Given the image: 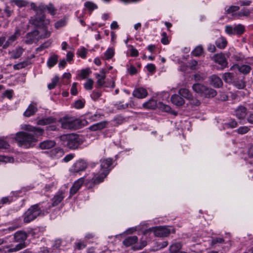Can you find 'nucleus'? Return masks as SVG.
Listing matches in <instances>:
<instances>
[{
    "mask_svg": "<svg viewBox=\"0 0 253 253\" xmlns=\"http://www.w3.org/2000/svg\"><path fill=\"white\" fill-rule=\"evenodd\" d=\"M232 68L237 69L240 73L243 74H248L251 70V67L249 65L244 64L242 65L235 64L230 69L231 70Z\"/></svg>",
    "mask_w": 253,
    "mask_h": 253,
    "instance_id": "nucleus-22",
    "label": "nucleus"
},
{
    "mask_svg": "<svg viewBox=\"0 0 253 253\" xmlns=\"http://www.w3.org/2000/svg\"><path fill=\"white\" fill-rule=\"evenodd\" d=\"M182 244L179 242H173L169 247L170 253H177L181 249Z\"/></svg>",
    "mask_w": 253,
    "mask_h": 253,
    "instance_id": "nucleus-29",
    "label": "nucleus"
},
{
    "mask_svg": "<svg viewBox=\"0 0 253 253\" xmlns=\"http://www.w3.org/2000/svg\"><path fill=\"white\" fill-rule=\"evenodd\" d=\"M217 94V92L214 89L206 86V89L202 96L205 97H213Z\"/></svg>",
    "mask_w": 253,
    "mask_h": 253,
    "instance_id": "nucleus-34",
    "label": "nucleus"
},
{
    "mask_svg": "<svg viewBox=\"0 0 253 253\" xmlns=\"http://www.w3.org/2000/svg\"><path fill=\"white\" fill-rule=\"evenodd\" d=\"M203 51V47L201 46H198L193 50L192 53L195 56H199L202 54Z\"/></svg>",
    "mask_w": 253,
    "mask_h": 253,
    "instance_id": "nucleus-52",
    "label": "nucleus"
},
{
    "mask_svg": "<svg viewBox=\"0 0 253 253\" xmlns=\"http://www.w3.org/2000/svg\"><path fill=\"white\" fill-rule=\"evenodd\" d=\"M178 94L181 96L186 98V99L189 100L192 99V93L187 88H181L178 91Z\"/></svg>",
    "mask_w": 253,
    "mask_h": 253,
    "instance_id": "nucleus-32",
    "label": "nucleus"
},
{
    "mask_svg": "<svg viewBox=\"0 0 253 253\" xmlns=\"http://www.w3.org/2000/svg\"><path fill=\"white\" fill-rule=\"evenodd\" d=\"M250 12L249 10L245 9H242L239 12L232 14L234 16H248L250 15Z\"/></svg>",
    "mask_w": 253,
    "mask_h": 253,
    "instance_id": "nucleus-49",
    "label": "nucleus"
},
{
    "mask_svg": "<svg viewBox=\"0 0 253 253\" xmlns=\"http://www.w3.org/2000/svg\"><path fill=\"white\" fill-rule=\"evenodd\" d=\"M108 124L107 121H102L90 126L89 129L91 131L101 130L106 127Z\"/></svg>",
    "mask_w": 253,
    "mask_h": 253,
    "instance_id": "nucleus-25",
    "label": "nucleus"
},
{
    "mask_svg": "<svg viewBox=\"0 0 253 253\" xmlns=\"http://www.w3.org/2000/svg\"><path fill=\"white\" fill-rule=\"evenodd\" d=\"M193 90L197 93L200 94L202 96L206 89V86L201 84H195L192 86Z\"/></svg>",
    "mask_w": 253,
    "mask_h": 253,
    "instance_id": "nucleus-33",
    "label": "nucleus"
},
{
    "mask_svg": "<svg viewBox=\"0 0 253 253\" xmlns=\"http://www.w3.org/2000/svg\"><path fill=\"white\" fill-rule=\"evenodd\" d=\"M225 32L229 35H235V25H226L225 27Z\"/></svg>",
    "mask_w": 253,
    "mask_h": 253,
    "instance_id": "nucleus-42",
    "label": "nucleus"
},
{
    "mask_svg": "<svg viewBox=\"0 0 253 253\" xmlns=\"http://www.w3.org/2000/svg\"><path fill=\"white\" fill-rule=\"evenodd\" d=\"M114 50L112 48H109L105 52L104 55L107 60L110 59L114 55Z\"/></svg>",
    "mask_w": 253,
    "mask_h": 253,
    "instance_id": "nucleus-45",
    "label": "nucleus"
},
{
    "mask_svg": "<svg viewBox=\"0 0 253 253\" xmlns=\"http://www.w3.org/2000/svg\"><path fill=\"white\" fill-rule=\"evenodd\" d=\"M10 148V145L8 142L4 139V138H1V149H8Z\"/></svg>",
    "mask_w": 253,
    "mask_h": 253,
    "instance_id": "nucleus-63",
    "label": "nucleus"
},
{
    "mask_svg": "<svg viewBox=\"0 0 253 253\" xmlns=\"http://www.w3.org/2000/svg\"><path fill=\"white\" fill-rule=\"evenodd\" d=\"M56 145V142L54 140H46L39 144V148L42 150L50 149Z\"/></svg>",
    "mask_w": 253,
    "mask_h": 253,
    "instance_id": "nucleus-21",
    "label": "nucleus"
},
{
    "mask_svg": "<svg viewBox=\"0 0 253 253\" xmlns=\"http://www.w3.org/2000/svg\"><path fill=\"white\" fill-rule=\"evenodd\" d=\"M85 101L82 100H78L75 102V107L77 109H81L84 106Z\"/></svg>",
    "mask_w": 253,
    "mask_h": 253,
    "instance_id": "nucleus-61",
    "label": "nucleus"
},
{
    "mask_svg": "<svg viewBox=\"0 0 253 253\" xmlns=\"http://www.w3.org/2000/svg\"><path fill=\"white\" fill-rule=\"evenodd\" d=\"M18 33L15 32L13 35L9 37L6 42L3 45V48H6L12 44L17 38Z\"/></svg>",
    "mask_w": 253,
    "mask_h": 253,
    "instance_id": "nucleus-38",
    "label": "nucleus"
},
{
    "mask_svg": "<svg viewBox=\"0 0 253 253\" xmlns=\"http://www.w3.org/2000/svg\"><path fill=\"white\" fill-rule=\"evenodd\" d=\"M115 106H116L117 108L119 110L125 109L126 108H127L129 106L132 108L131 104L129 103H126L123 104H115Z\"/></svg>",
    "mask_w": 253,
    "mask_h": 253,
    "instance_id": "nucleus-64",
    "label": "nucleus"
},
{
    "mask_svg": "<svg viewBox=\"0 0 253 253\" xmlns=\"http://www.w3.org/2000/svg\"><path fill=\"white\" fill-rule=\"evenodd\" d=\"M85 7L90 12V13L98 8L97 5L91 1H86L84 4Z\"/></svg>",
    "mask_w": 253,
    "mask_h": 253,
    "instance_id": "nucleus-40",
    "label": "nucleus"
},
{
    "mask_svg": "<svg viewBox=\"0 0 253 253\" xmlns=\"http://www.w3.org/2000/svg\"><path fill=\"white\" fill-rule=\"evenodd\" d=\"M88 164L86 161L79 159L73 164L70 169V171L74 173H78L85 170Z\"/></svg>",
    "mask_w": 253,
    "mask_h": 253,
    "instance_id": "nucleus-7",
    "label": "nucleus"
},
{
    "mask_svg": "<svg viewBox=\"0 0 253 253\" xmlns=\"http://www.w3.org/2000/svg\"><path fill=\"white\" fill-rule=\"evenodd\" d=\"M67 24V21L66 19H62L57 21L54 24V26L56 29H59L60 28L65 26Z\"/></svg>",
    "mask_w": 253,
    "mask_h": 253,
    "instance_id": "nucleus-46",
    "label": "nucleus"
},
{
    "mask_svg": "<svg viewBox=\"0 0 253 253\" xmlns=\"http://www.w3.org/2000/svg\"><path fill=\"white\" fill-rule=\"evenodd\" d=\"M244 77H237L235 78L232 84L238 89H243L245 87V83L244 81Z\"/></svg>",
    "mask_w": 253,
    "mask_h": 253,
    "instance_id": "nucleus-26",
    "label": "nucleus"
},
{
    "mask_svg": "<svg viewBox=\"0 0 253 253\" xmlns=\"http://www.w3.org/2000/svg\"><path fill=\"white\" fill-rule=\"evenodd\" d=\"M101 95V92L99 91L94 90L90 95L91 98L94 100H97Z\"/></svg>",
    "mask_w": 253,
    "mask_h": 253,
    "instance_id": "nucleus-60",
    "label": "nucleus"
},
{
    "mask_svg": "<svg viewBox=\"0 0 253 253\" xmlns=\"http://www.w3.org/2000/svg\"><path fill=\"white\" fill-rule=\"evenodd\" d=\"M59 138L63 141L62 144L70 149H76L82 144L79 136L74 134L61 135Z\"/></svg>",
    "mask_w": 253,
    "mask_h": 253,
    "instance_id": "nucleus-4",
    "label": "nucleus"
},
{
    "mask_svg": "<svg viewBox=\"0 0 253 253\" xmlns=\"http://www.w3.org/2000/svg\"><path fill=\"white\" fill-rule=\"evenodd\" d=\"M106 71L104 69H101L100 74H96V77L97 79L96 82V87L98 88L105 86V79L106 78Z\"/></svg>",
    "mask_w": 253,
    "mask_h": 253,
    "instance_id": "nucleus-14",
    "label": "nucleus"
},
{
    "mask_svg": "<svg viewBox=\"0 0 253 253\" xmlns=\"http://www.w3.org/2000/svg\"><path fill=\"white\" fill-rule=\"evenodd\" d=\"M59 81V77L57 76H55L52 80V83L48 84V88L49 89H53L57 84V83Z\"/></svg>",
    "mask_w": 253,
    "mask_h": 253,
    "instance_id": "nucleus-51",
    "label": "nucleus"
},
{
    "mask_svg": "<svg viewBox=\"0 0 253 253\" xmlns=\"http://www.w3.org/2000/svg\"><path fill=\"white\" fill-rule=\"evenodd\" d=\"M39 11L44 13L45 10H47L48 12L52 16H54L56 13L57 9L54 5L50 3L47 5L41 3L39 5Z\"/></svg>",
    "mask_w": 253,
    "mask_h": 253,
    "instance_id": "nucleus-9",
    "label": "nucleus"
},
{
    "mask_svg": "<svg viewBox=\"0 0 253 253\" xmlns=\"http://www.w3.org/2000/svg\"><path fill=\"white\" fill-rule=\"evenodd\" d=\"M93 81L91 79H88L84 84V87L87 90H91L92 88Z\"/></svg>",
    "mask_w": 253,
    "mask_h": 253,
    "instance_id": "nucleus-55",
    "label": "nucleus"
},
{
    "mask_svg": "<svg viewBox=\"0 0 253 253\" xmlns=\"http://www.w3.org/2000/svg\"><path fill=\"white\" fill-rule=\"evenodd\" d=\"M239 7L238 6H234L232 5L229 7L227 9H225V14H229L230 13H232L235 11H238L239 9Z\"/></svg>",
    "mask_w": 253,
    "mask_h": 253,
    "instance_id": "nucleus-57",
    "label": "nucleus"
},
{
    "mask_svg": "<svg viewBox=\"0 0 253 253\" xmlns=\"http://www.w3.org/2000/svg\"><path fill=\"white\" fill-rule=\"evenodd\" d=\"M171 230L167 227L160 226L157 227L154 230V234L158 237H166L170 234Z\"/></svg>",
    "mask_w": 253,
    "mask_h": 253,
    "instance_id": "nucleus-12",
    "label": "nucleus"
},
{
    "mask_svg": "<svg viewBox=\"0 0 253 253\" xmlns=\"http://www.w3.org/2000/svg\"><path fill=\"white\" fill-rule=\"evenodd\" d=\"M91 71L89 68H86L81 70L79 76L83 79H85L90 74Z\"/></svg>",
    "mask_w": 253,
    "mask_h": 253,
    "instance_id": "nucleus-47",
    "label": "nucleus"
},
{
    "mask_svg": "<svg viewBox=\"0 0 253 253\" xmlns=\"http://www.w3.org/2000/svg\"><path fill=\"white\" fill-rule=\"evenodd\" d=\"M52 43V41L51 40H48L42 44H41L39 47L36 48L37 52H41L42 51L43 49L48 48L50 46Z\"/></svg>",
    "mask_w": 253,
    "mask_h": 253,
    "instance_id": "nucleus-41",
    "label": "nucleus"
},
{
    "mask_svg": "<svg viewBox=\"0 0 253 253\" xmlns=\"http://www.w3.org/2000/svg\"><path fill=\"white\" fill-rule=\"evenodd\" d=\"M59 122L62 128L64 129H78L84 125L85 121L75 118L74 117L65 116L61 118Z\"/></svg>",
    "mask_w": 253,
    "mask_h": 253,
    "instance_id": "nucleus-2",
    "label": "nucleus"
},
{
    "mask_svg": "<svg viewBox=\"0 0 253 253\" xmlns=\"http://www.w3.org/2000/svg\"><path fill=\"white\" fill-rule=\"evenodd\" d=\"M250 130L249 127L247 126H243L239 127L236 131L240 134H244L249 132Z\"/></svg>",
    "mask_w": 253,
    "mask_h": 253,
    "instance_id": "nucleus-50",
    "label": "nucleus"
},
{
    "mask_svg": "<svg viewBox=\"0 0 253 253\" xmlns=\"http://www.w3.org/2000/svg\"><path fill=\"white\" fill-rule=\"evenodd\" d=\"M87 53V50L86 48L84 47H82L78 49L77 51V54L82 58H84L86 57Z\"/></svg>",
    "mask_w": 253,
    "mask_h": 253,
    "instance_id": "nucleus-56",
    "label": "nucleus"
},
{
    "mask_svg": "<svg viewBox=\"0 0 253 253\" xmlns=\"http://www.w3.org/2000/svg\"><path fill=\"white\" fill-rule=\"evenodd\" d=\"M42 207H41L40 204H37L32 206L24 214V222L29 223L36 219L42 212Z\"/></svg>",
    "mask_w": 253,
    "mask_h": 253,
    "instance_id": "nucleus-6",
    "label": "nucleus"
},
{
    "mask_svg": "<svg viewBox=\"0 0 253 253\" xmlns=\"http://www.w3.org/2000/svg\"><path fill=\"white\" fill-rule=\"evenodd\" d=\"M107 172L100 171L99 174H95L91 179H87L86 181L90 182L93 184H99L102 182L104 179L108 174V170H106Z\"/></svg>",
    "mask_w": 253,
    "mask_h": 253,
    "instance_id": "nucleus-10",
    "label": "nucleus"
},
{
    "mask_svg": "<svg viewBox=\"0 0 253 253\" xmlns=\"http://www.w3.org/2000/svg\"><path fill=\"white\" fill-rule=\"evenodd\" d=\"M42 29H43V32L40 35H39V36L38 37L37 41L40 39L48 38L51 36V32L47 30V27Z\"/></svg>",
    "mask_w": 253,
    "mask_h": 253,
    "instance_id": "nucleus-37",
    "label": "nucleus"
},
{
    "mask_svg": "<svg viewBox=\"0 0 253 253\" xmlns=\"http://www.w3.org/2000/svg\"><path fill=\"white\" fill-rule=\"evenodd\" d=\"M14 161V159L12 157L5 156L1 155V163H13Z\"/></svg>",
    "mask_w": 253,
    "mask_h": 253,
    "instance_id": "nucleus-44",
    "label": "nucleus"
},
{
    "mask_svg": "<svg viewBox=\"0 0 253 253\" xmlns=\"http://www.w3.org/2000/svg\"><path fill=\"white\" fill-rule=\"evenodd\" d=\"M210 84L214 87L219 88L222 86L223 82L219 77L212 75L210 77Z\"/></svg>",
    "mask_w": 253,
    "mask_h": 253,
    "instance_id": "nucleus-18",
    "label": "nucleus"
},
{
    "mask_svg": "<svg viewBox=\"0 0 253 253\" xmlns=\"http://www.w3.org/2000/svg\"><path fill=\"white\" fill-rule=\"evenodd\" d=\"M212 59L215 63L220 65L222 68H224L227 66L228 62L224 54L222 53L215 54L212 57Z\"/></svg>",
    "mask_w": 253,
    "mask_h": 253,
    "instance_id": "nucleus-11",
    "label": "nucleus"
},
{
    "mask_svg": "<svg viewBox=\"0 0 253 253\" xmlns=\"http://www.w3.org/2000/svg\"><path fill=\"white\" fill-rule=\"evenodd\" d=\"M158 107L163 111L166 112H170L171 114H174L175 115H176V113L171 111V109L169 106L166 105L161 102H159L158 103Z\"/></svg>",
    "mask_w": 253,
    "mask_h": 253,
    "instance_id": "nucleus-36",
    "label": "nucleus"
},
{
    "mask_svg": "<svg viewBox=\"0 0 253 253\" xmlns=\"http://www.w3.org/2000/svg\"><path fill=\"white\" fill-rule=\"evenodd\" d=\"M245 31L244 27L241 24L235 25V35H241Z\"/></svg>",
    "mask_w": 253,
    "mask_h": 253,
    "instance_id": "nucleus-53",
    "label": "nucleus"
},
{
    "mask_svg": "<svg viewBox=\"0 0 253 253\" xmlns=\"http://www.w3.org/2000/svg\"><path fill=\"white\" fill-rule=\"evenodd\" d=\"M224 242V240L222 238H213L211 241V244L212 245H214L217 244H222Z\"/></svg>",
    "mask_w": 253,
    "mask_h": 253,
    "instance_id": "nucleus-62",
    "label": "nucleus"
},
{
    "mask_svg": "<svg viewBox=\"0 0 253 253\" xmlns=\"http://www.w3.org/2000/svg\"><path fill=\"white\" fill-rule=\"evenodd\" d=\"M23 128L34 134L26 132H17L16 140L18 145L26 149L34 147L38 141L36 137L42 135L43 129L27 125H24Z\"/></svg>",
    "mask_w": 253,
    "mask_h": 253,
    "instance_id": "nucleus-1",
    "label": "nucleus"
},
{
    "mask_svg": "<svg viewBox=\"0 0 253 253\" xmlns=\"http://www.w3.org/2000/svg\"><path fill=\"white\" fill-rule=\"evenodd\" d=\"M48 154L50 157L53 158L58 159L63 156L64 152L62 148L60 147H56L48 152Z\"/></svg>",
    "mask_w": 253,
    "mask_h": 253,
    "instance_id": "nucleus-19",
    "label": "nucleus"
},
{
    "mask_svg": "<svg viewBox=\"0 0 253 253\" xmlns=\"http://www.w3.org/2000/svg\"><path fill=\"white\" fill-rule=\"evenodd\" d=\"M84 181V177H81L78 179L77 180H76L74 182L72 187L70 188V194L71 195L75 194L81 187Z\"/></svg>",
    "mask_w": 253,
    "mask_h": 253,
    "instance_id": "nucleus-17",
    "label": "nucleus"
},
{
    "mask_svg": "<svg viewBox=\"0 0 253 253\" xmlns=\"http://www.w3.org/2000/svg\"><path fill=\"white\" fill-rule=\"evenodd\" d=\"M132 95L137 98H144L148 95V92L143 87L135 88L132 92Z\"/></svg>",
    "mask_w": 253,
    "mask_h": 253,
    "instance_id": "nucleus-16",
    "label": "nucleus"
},
{
    "mask_svg": "<svg viewBox=\"0 0 253 253\" xmlns=\"http://www.w3.org/2000/svg\"><path fill=\"white\" fill-rule=\"evenodd\" d=\"M11 1L19 7H25L28 4V2L24 0H12Z\"/></svg>",
    "mask_w": 253,
    "mask_h": 253,
    "instance_id": "nucleus-48",
    "label": "nucleus"
},
{
    "mask_svg": "<svg viewBox=\"0 0 253 253\" xmlns=\"http://www.w3.org/2000/svg\"><path fill=\"white\" fill-rule=\"evenodd\" d=\"M30 64V62L29 61H25L14 65L13 68L15 70H19L27 67Z\"/></svg>",
    "mask_w": 253,
    "mask_h": 253,
    "instance_id": "nucleus-43",
    "label": "nucleus"
},
{
    "mask_svg": "<svg viewBox=\"0 0 253 253\" xmlns=\"http://www.w3.org/2000/svg\"><path fill=\"white\" fill-rule=\"evenodd\" d=\"M137 241V237L136 236H133L126 238L123 241V243L126 247H129L136 243Z\"/></svg>",
    "mask_w": 253,
    "mask_h": 253,
    "instance_id": "nucleus-28",
    "label": "nucleus"
},
{
    "mask_svg": "<svg viewBox=\"0 0 253 253\" xmlns=\"http://www.w3.org/2000/svg\"><path fill=\"white\" fill-rule=\"evenodd\" d=\"M64 197V192L62 191H58L51 199L52 207H55L57 206L62 201Z\"/></svg>",
    "mask_w": 253,
    "mask_h": 253,
    "instance_id": "nucleus-20",
    "label": "nucleus"
},
{
    "mask_svg": "<svg viewBox=\"0 0 253 253\" xmlns=\"http://www.w3.org/2000/svg\"><path fill=\"white\" fill-rule=\"evenodd\" d=\"M113 162V159L110 158L101 159L100 160V170L104 172H107L106 170H108L109 173L112 169Z\"/></svg>",
    "mask_w": 253,
    "mask_h": 253,
    "instance_id": "nucleus-8",
    "label": "nucleus"
},
{
    "mask_svg": "<svg viewBox=\"0 0 253 253\" xmlns=\"http://www.w3.org/2000/svg\"><path fill=\"white\" fill-rule=\"evenodd\" d=\"M143 107L146 109H154L158 107V104L155 100L150 99L143 104Z\"/></svg>",
    "mask_w": 253,
    "mask_h": 253,
    "instance_id": "nucleus-35",
    "label": "nucleus"
},
{
    "mask_svg": "<svg viewBox=\"0 0 253 253\" xmlns=\"http://www.w3.org/2000/svg\"><path fill=\"white\" fill-rule=\"evenodd\" d=\"M58 56L54 55L50 57L47 62V65L49 68L54 66L57 62Z\"/></svg>",
    "mask_w": 253,
    "mask_h": 253,
    "instance_id": "nucleus-39",
    "label": "nucleus"
},
{
    "mask_svg": "<svg viewBox=\"0 0 253 253\" xmlns=\"http://www.w3.org/2000/svg\"><path fill=\"white\" fill-rule=\"evenodd\" d=\"M247 114V109L244 106H238L234 111V115L239 119H244Z\"/></svg>",
    "mask_w": 253,
    "mask_h": 253,
    "instance_id": "nucleus-15",
    "label": "nucleus"
},
{
    "mask_svg": "<svg viewBox=\"0 0 253 253\" xmlns=\"http://www.w3.org/2000/svg\"><path fill=\"white\" fill-rule=\"evenodd\" d=\"M54 122V119L52 118L49 117L45 119L41 120L39 121V124L40 125H47Z\"/></svg>",
    "mask_w": 253,
    "mask_h": 253,
    "instance_id": "nucleus-54",
    "label": "nucleus"
},
{
    "mask_svg": "<svg viewBox=\"0 0 253 253\" xmlns=\"http://www.w3.org/2000/svg\"><path fill=\"white\" fill-rule=\"evenodd\" d=\"M38 109L36 105L30 104L24 113V116L26 117H30L35 115L37 112Z\"/></svg>",
    "mask_w": 253,
    "mask_h": 253,
    "instance_id": "nucleus-24",
    "label": "nucleus"
},
{
    "mask_svg": "<svg viewBox=\"0 0 253 253\" xmlns=\"http://www.w3.org/2000/svg\"><path fill=\"white\" fill-rule=\"evenodd\" d=\"M24 49L20 47H17L15 50L10 53L11 57L13 59H17L20 57L22 54Z\"/></svg>",
    "mask_w": 253,
    "mask_h": 253,
    "instance_id": "nucleus-31",
    "label": "nucleus"
},
{
    "mask_svg": "<svg viewBox=\"0 0 253 253\" xmlns=\"http://www.w3.org/2000/svg\"><path fill=\"white\" fill-rule=\"evenodd\" d=\"M14 237L16 242H20V243L17 244L13 248H9L8 247H3L1 249V253L15 252L26 247V244L23 242L27 239V235L25 232L21 231L16 232L14 234Z\"/></svg>",
    "mask_w": 253,
    "mask_h": 253,
    "instance_id": "nucleus-3",
    "label": "nucleus"
},
{
    "mask_svg": "<svg viewBox=\"0 0 253 253\" xmlns=\"http://www.w3.org/2000/svg\"><path fill=\"white\" fill-rule=\"evenodd\" d=\"M170 99L173 104L178 106H182L185 103V100L180 95L173 94Z\"/></svg>",
    "mask_w": 253,
    "mask_h": 253,
    "instance_id": "nucleus-23",
    "label": "nucleus"
},
{
    "mask_svg": "<svg viewBox=\"0 0 253 253\" xmlns=\"http://www.w3.org/2000/svg\"><path fill=\"white\" fill-rule=\"evenodd\" d=\"M227 43L226 39L223 37H220L216 40L215 44L217 47L223 49L227 45Z\"/></svg>",
    "mask_w": 253,
    "mask_h": 253,
    "instance_id": "nucleus-30",
    "label": "nucleus"
},
{
    "mask_svg": "<svg viewBox=\"0 0 253 253\" xmlns=\"http://www.w3.org/2000/svg\"><path fill=\"white\" fill-rule=\"evenodd\" d=\"M101 115L99 114L88 115L86 118L90 121H95L100 119Z\"/></svg>",
    "mask_w": 253,
    "mask_h": 253,
    "instance_id": "nucleus-58",
    "label": "nucleus"
},
{
    "mask_svg": "<svg viewBox=\"0 0 253 253\" xmlns=\"http://www.w3.org/2000/svg\"><path fill=\"white\" fill-rule=\"evenodd\" d=\"M12 201L13 197L12 196L4 197L1 199V204H9Z\"/></svg>",
    "mask_w": 253,
    "mask_h": 253,
    "instance_id": "nucleus-59",
    "label": "nucleus"
},
{
    "mask_svg": "<svg viewBox=\"0 0 253 253\" xmlns=\"http://www.w3.org/2000/svg\"><path fill=\"white\" fill-rule=\"evenodd\" d=\"M222 78L225 83L232 84L235 78V75L234 73L227 72L222 74Z\"/></svg>",
    "mask_w": 253,
    "mask_h": 253,
    "instance_id": "nucleus-27",
    "label": "nucleus"
},
{
    "mask_svg": "<svg viewBox=\"0 0 253 253\" xmlns=\"http://www.w3.org/2000/svg\"><path fill=\"white\" fill-rule=\"evenodd\" d=\"M40 32L35 30L27 34L25 42L28 44H32L36 40L37 41V36L39 35Z\"/></svg>",
    "mask_w": 253,
    "mask_h": 253,
    "instance_id": "nucleus-13",
    "label": "nucleus"
},
{
    "mask_svg": "<svg viewBox=\"0 0 253 253\" xmlns=\"http://www.w3.org/2000/svg\"><path fill=\"white\" fill-rule=\"evenodd\" d=\"M30 23L34 27L42 29L47 28L50 23V20L46 18L44 13L40 12L31 17Z\"/></svg>",
    "mask_w": 253,
    "mask_h": 253,
    "instance_id": "nucleus-5",
    "label": "nucleus"
}]
</instances>
